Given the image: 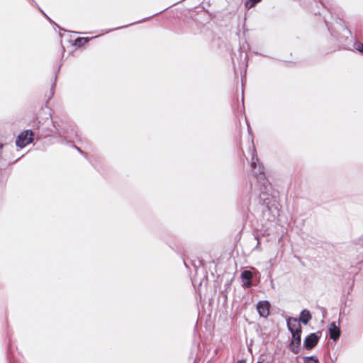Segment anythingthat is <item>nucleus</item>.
<instances>
[{
  "mask_svg": "<svg viewBox=\"0 0 363 363\" xmlns=\"http://www.w3.org/2000/svg\"><path fill=\"white\" fill-rule=\"evenodd\" d=\"M354 46L357 50L363 53V44L360 43H356Z\"/></svg>",
  "mask_w": 363,
  "mask_h": 363,
  "instance_id": "ddd939ff",
  "label": "nucleus"
},
{
  "mask_svg": "<svg viewBox=\"0 0 363 363\" xmlns=\"http://www.w3.org/2000/svg\"><path fill=\"white\" fill-rule=\"evenodd\" d=\"M238 363H245L244 361H240Z\"/></svg>",
  "mask_w": 363,
  "mask_h": 363,
  "instance_id": "2eb2a0df",
  "label": "nucleus"
},
{
  "mask_svg": "<svg viewBox=\"0 0 363 363\" xmlns=\"http://www.w3.org/2000/svg\"><path fill=\"white\" fill-rule=\"evenodd\" d=\"M287 327L291 333L301 332L300 321L296 318L290 317L287 319Z\"/></svg>",
  "mask_w": 363,
  "mask_h": 363,
  "instance_id": "20e7f679",
  "label": "nucleus"
},
{
  "mask_svg": "<svg viewBox=\"0 0 363 363\" xmlns=\"http://www.w3.org/2000/svg\"><path fill=\"white\" fill-rule=\"evenodd\" d=\"M33 141V132L26 130L22 132L16 140V145L18 147L23 148Z\"/></svg>",
  "mask_w": 363,
  "mask_h": 363,
  "instance_id": "f03ea898",
  "label": "nucleus"
},
{
  "mask_svg": "<svg viewBox=\"0 0 363 363\" xmlns=\"http://www.w3.org/2000/svg\"><path fill=\"white\" fill-rule=\"evenodd\" d=\"M89 40L86 38H79L76 40V45L81 46L87 43Z\"/></svg>",
  "mask_w": 363,
  "mask_h": 363,
  "instance_id": "f8f14e48",
  "label": "nucleus"
},
{
  "mask_svg": "<svg viewBox=\"0 0 363 363\" xmlns=\"http://www.w3.org/2000/svg\"><path fill=\"white\" fill-rule=\"evenodd\" d=\"M270 304L267 301H259L257 305V310L261 317L267 318L269 314Z\"/></svg>",
  "mask_w": 363,
  "mask_h": 363,
  "instance_id": "7ed1b4c3",
  "label": "nucleus"
},
{
  "mask_svg": "<svg viewBox=\"0 0 363 363\" xmlns=\"http://www.w3.org/2000/svg\"><path fill=\"white\" fill-rule=\"evenodd\" d=\"M329 334L330 337L335 341L340 337V330L334 322L331 323L330 325Z\"/></svg>",
  "mask_w": 363,
  "mask_h": 363,
  "instance_id": "0eeeda50",
  "label": "nucleus"
},
{
  "mask_svg": "<svg viewBox=\"0 0 363 363\" xmlns=\"http://www.w3.org/2000/svg\"><path fill=\"white\" fill-rule=\"evenodd\" d=\"M241 277L242 279L248 281V282L245 284V286H247L248 287L251 286V282L250 281V280L252 277V273L250 271H248V270L243 271L241 274Z\"/></svg>",
  "mask_w": 363,
  "mask_h": 363,
  "instance_id": "1a4fd4ad",
  "label": "nucleus"
},
{
  "mask_svg": "<svg viewBox=\"0 0 363 363\" xmlns=\"http://www.w3.org/2000/svg\"><path fill=\"white\" fill-rule=\"evenodd\" d=\"M292 335L293 340L291 341V343L290 345L291 350L294 353L298 352V348L301 343V332H296V333H291Z\"/></svg>",
  "mask_w": 363,
  "mask_h": 363,
  "instance_id": "423d86ee",
  "label": "nucleus"
},
{
  "mask_svg": "<svg viewBox=\"0 0 363 363\" xmlns=\"http://www.w3.org/2000/svg\"><path fill=\"white\" fill-rule=\"evenodd\" d=\"M319 340V336L317 333H311L308 335L304 340L303 345L304 347L307 349H312L315 347Z\"/></svg>",
  "mask_w": 363,
  "mask_h": 363,
  "instance_id": "39448f33",
  "label": "nucleus"
},
{
  "mask_svg": "<svg viewBox=\"0 0 363 363\" xmlns=\"http://www.w3.org/2000/svg\"><path fill=\"white\" fill-rule=\"evenodd\" d=\"M318 361L315 357H306L304 358V363H318Z\"/></svg>",
  "mask_w": 363,
  "mask_h": 363,
  "instance_id": "9b49d317",
  "label": "nucleus"
},
{
  "mask_svg": "<svg viewBox=\"0 0 363 363\" xmlns=\"http://www.w3.org/2000/svg\"><path fill=\"white\" fill-rule=\"evenodd\" d=\"M311 319V315L308 310L304 309L301 312L299 319H298V320L300 322L306 325V324H308V323L310 321Z\"/></svg>",
  "mask_w": 363,
  "mask_h": 363,
  "instance_id": "6e6552de",
  "label": "nucleus"
},
{
  "mask_svg": "<svg viewBox=\"0 0 363 363\" xmlns=\"http://www.w3.org/2000/svg\"><path fill=\"white\" fill-rule=\"evenodd\" d=\"M262 0H247L246 2H245V6L247 8V9H250L252 7H253L257 3L261 1Z\"/></svg>",
  "mask_w": 363,
  "mask_h": 363,
  "instance_id": "9d476101",
  "label": "nucleus"
},
{
  "mask_svg": "<svg viewBox=\"0 0 363 363\" xmlns=\"http://www.w3.org/2000/svg\"><path fill=\"white\" fill-rule=\"evenodd\" d=\"M359 244L363 247V237L359 239Z\"/></svg>",
  "mask_w": 363,
  "mask_h": 363,
  "instance_id": "4468645a",
  "label": "nucleus"
},
{
  "mask_svg": "<svg viewBox=\"0 0 363 363\" xmlns=\"http://www.w3.org/2000/svg\"><path fill=\"white\" fill-rule=\"evenodd\" d=\"M251 168H252L253 174L259 181L264 180L265 176H264V173L263 171V167L259 163L258 158H257V155L255 154V149L253 150V152H252V158H251Z\"/></svg>",
  "mask_w": 363,
  "mask_h": 363,
  "instance_id": "f257e3e1",
  "label": "nucleus"
}]
</instances>
